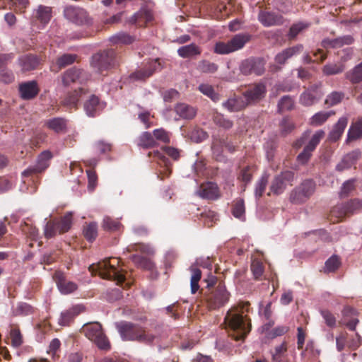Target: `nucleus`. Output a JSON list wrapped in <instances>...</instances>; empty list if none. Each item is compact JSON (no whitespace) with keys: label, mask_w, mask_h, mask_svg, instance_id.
I'll return each mask as SVG.
<instances>
[{"label":"nucleus","mask_w":362,"mask_h":362,"mask_svg":"<svg viewBox=\"0 0 362 362\" xmlns=\"http://www.w3.org/2000/svg\"><path fill=\"white\" fill-rule=\"evenodd\" d=\"M250 303H240L232 307L224 318L226 327L233 332V339H244L251 331L250 319L247 317Z\"/></svg>","instance_id":"1"},{"label":"nucleus","mask_w":362,"mask_h":362,"mask_svg":"<svg viewBox=\"0 0 362 362\" xmlns=\"http://www.w3.org/2000/svg\"><path fill=\"white\" fill-rule=\"evenodd\" d=\"M120 260L116 257H110L99 262L97 264H92L89 270L95 272L103 279L113 280L117 281V284H122L124 282L125 275L118 269Z\"/></svg>","instance_id":"2"},{"label":"nucleus","mask_w":362,"mask_h":362,"mask_svg":"<svg viewBox=\"0 0 362 362\" xmlns=\"http://www.w3.org/2000/svg\"><path fill=\"white\" fill-rule=\"evenodd\" d=\"M202 292L203 300L209 310H217L224 306L229 300L230 294L227 291L223 282L220 281L212 289Z\"/></svg>","instance_id":"3"},{"label":"nucleus","mask_w":362,"mask_h":362,"mask_svg":"<svg viewBox=\"0 0 362 362\" xmlns=\"http://www.w3.org/2000/svg\"><path fill=\"white\" fill-rule=\"evenodd\" d=\"M250 40V35L237 34L227 42H216L214 45V52L218 54H228L241 49Z\"/></svg>","instance_id":"4"},{"label":"nucleus","mask_w":362,"mask_h":362,"mask_svg":"<svg viewBox=\"0 0 362 362\" xmlns=\"http://www.w3.org/2000/svg\"><path fill=\"white\" fill-rule=\"evenodd\" d=\"M72 224V214L67 212L59 219H52L47 221L44 230L46 238L49 239L57 234H62L67 232Z\"/></svg>","instance_id":"5"},{"label":"nucleus","mask_w":362,"mask_h":362,"mask_svg":"<svg viewBox=\"0 0 362 362\" xmlns=\"http://www.w3.org/2000/svg\"><path fill=\"white\" fill-rule=\"evenodd\" d=\"M116 53L112 49L98 52L92 57L91 66L100 74L116 64Z\"/></svg>","instance_id":"6"},{"label":"nucleus","mask_w":362,"mask_h":362,"mask_svg":"<svg viewBox=\"0 0 362 362\" xmlns=\"http://www.w3.org/2000/svg\"><path fill=\"white\" fill-rule=\"evenodd\" d=\"M63 14L66 19L77 25H89L92 23V19L87 11L78 6H65Z\"/></svg>","instance_id":"7"},{"label":"nucleus","mask_w":362,"mask_h":362,"mask_svg":"<svg viewBox=\"0 0 362 362\" xmlns=\"http://www.w3.org/2000/svg\"><path fill=\"white\" fill-rule=\"evenodd\" d=\"M315 189V182L311 180H306L291 191L290 200L296 204L304 203L314 193Z\"/></svg>","instance_id":"8"},{"label":"nucleus","mask_w":362,"mask_h":362,"mask_svg":"<svg viewBox=\"0 0 362 362\" xmlns=\"http://www.w3.org/2000/svg\"><path fill=\"white\" fill-rule=\"evenodd\" d=\"M240 71L244 75L261 76L265 71V61L260 57H250L240 64Z\"/></svg>","instance_id":"9"},{"label":"nucleus","mask_w":362,"mask_h":362,"mask_svg":"<svg viewBox=\"0 0 362 362\" xmlns=\"http://www.w3.org/2000/svg\"><path fill=\"white\" fill-rule=\"evenodd\" d=\"M117 328L122 339H144V331L139 325L129 322H121L117 324Z\"/></svg>","instance_id":"10"},{"label":"nucleus","mask_w":362,"mask_h":362,"mask_svg":"<svg viewBox=\"0 0 362 362\" xmlns=\"http://www.w3.org/2000/svg\"><path fill=\"white\" fill-rule=\"evenodd\" d=\"M294 173L286 170L274 177L270 186V191L274 194H282L288 185H292Z\"/></svg>","instance_id":"11"},{"label":"nucleus","mask_w":362,"mask_h":362,"mask_svg":"<svg viewBox=\"0 0 362 362\" xmlns=\"http://www.w3.org/2000/svg\"><path fill=\"white\" fill-rule=\"evenodd\" d=\"M321 83H314L308 88L304 87L305 90L300 94L299 103L305 107H310L317 103L322 97L320 90Z\"/></svg>","instance_id":"12"},{"label":"nucleus","mask_w":362,"mask_h":362,"mask_svg":"<svg viewBox=\"0 0 362 362\" xmlns=\"http://www.w3.org/2000/svg\"><path fill=\"white\" fill-rule=\"evenodd\" d=\"M88 74L82 69L73 67L69 69L62 75V83L64 86H69L74 83L86 86L85 82L88 81Z\"/></svg>","instance_id":"13"},{"label":"nucleus","mask_w":362,"mask_h":362,"mask_svg":"<svg viewBox=\"0 0 362 362\" xmlns=\"http://www.w3.org/2000/svg\"><path fill=\"white\" fill-rule=\"evenodd\" d=\"M323 130H317L311 137L308 144L304 147L303 151L298 156L297 160L302 164L306 163L310 158L313 151H315L317 146L325 136Z\"/></svg>","instance_id":"14"},{"label":"nucleus","mask_w":362,"mask_h":362,"mask_svg":"<svg viewBox=\"0 0 362 362\" xmlns=\"http://www.w3.org/2000/svg\"><path fill=\"white\" fill-rule=\"evenodd\" d=\"M52 158V154L49 151H44L39 155L36 164L25 170L22 173V176L29 177L34 174L41 173L48 168Z\"/></svg>","instance_id":"15"},{"label":"nucleus","mask_w":362,"mask_h":362,"mask_svg":"<svg viewBox=\"0 0 362 362\" xmlns=\"http://www.w3.org/2000/svg\"><path fill=\"white\" fill-rule=\"evenodd\" d=\"M90 93V89L86 86H82L78 89L69 92L63 100L62 104L69 109L76 110L79 100Z\"/></svg>","instance_id":"16"},{"label":"nucleus","mask_w":362,"mask_h":362,"mask_svg":"<svg viewBox=\"0 0 362 362\" xmlns=\"http://www.w3.org/2000/svg\"><path fill=\"white\" fill-rule=\"evenodd\" d=\"M53 279L55 281L58 289L62 294H69L78 288L76 283L68 281L65 274L61 271H55L53 274Z\"/></svg>","instance_id":"17"},{"label":"nucleus","mask_w":362,"mask_h":362,"mask_svg":"<svg viewBox=\"0 0 362 362\" xmlns=\"http://www.w3.org/2000/svg\"><path fill=\"white\" fill-rule=\"evenodd\" d=\"M360 202L357 200H351L346 204H341L335 206L331 210V215L338 218L340 221L345 216L353 214L356 209H359Z\"/></svg>","instance_id":"18"},{"label":"nucleus","mask_w":362,"mask_h":362,"mask_svg":"<svg viewBox=\"0 0 362 362\" xmlns=\"http://www.w3.org/2000/svg\"><path fill=\"white\" fill-rule=\"evenodd\" d=\"M197 193L200 197L210 200H216L221 196L218 185L213 182L202 183Z\"/></svg>","instance_id":"19"},{"label":"nucleus","mask_w":362,"mask_h":362,"mask_svg":"<svg viewBox=\"0 0 362 362\" xmlns=\"http://www.w3.org/2000/svg\"><path fill=\"white\" fill-rule=\"evenodd\" d=\"M18 91L22 99L30 100L38 95L40 88L36 81H29L19 84Z\"/></svg>","instance_id":"20"},{"label":"nucleus","mask_w":362,"mask_h":362,"mask_svg":"<svg viewBox=\"0 0 362 362\" xmlns=\"http://www.w3.org/2000/svg\"><path fill=\"white\" fill-rule=\"evenodd\" d=\"M81 332L88 339H106V336L103 329L102 325L98 322H91L84 325Z\"/></svg>","instance_id":"21"},{"label":"nucleus","mask_w":362,"mask_h":362,"mask_svg":"<svg viewBox=\"0 0 362 362\" xmlns=\"http://www.w3.org/2000/svg\"><path fill=\"white\" fill-rule=\"evenodd\" d=\"M258 20L266 27L280 25L284 21L281 14L269 11H261L258 15Z\"/></svg>","instance_id":"22"},{"label":"nucleus","mask_w":362,"mask_h":362,"mask_svg":"<svg viewBox=\"0 0 362 362\" xmlns=\"http://www.w3.org/2000/svg\"><path fill=\"white\" fill-rule=\"evenodd\" d=\"M266 93V87L263 83H255L250 86L244 93L246 103L257 102L262 99Z\"/></svg>","instance_id":"23"},{"label":"nucleus","mask_w":362,"mask_h":362,"mask_svg":"<svg viewBox=\"0 0 362 362\" xmlns=\"http://www.w3.org/2000/svg\"><path fill=\"white\" fill-rule=\"evenodd\" d=\"M158 60H151L147 62L144 67L136 71L130 75V78L135 81H145L153 75L159 64Z\"/></svg>","instance_id":"24"},{"label":"nucleus","mask_w":362,"mask_h":362,"mask_svg":"<svg viewBox=\"0 0 362 362\" xmlns=\"http://www.w3.org/2000/svg\"><path fill=\"white\" fill-rule=\"evenodd\" d=\"M354 42L351 35H344L334 39L325 38L321 42V46L325 49H337L344 45H349Z\"/></svg>","instance_id":"25"},{"label":"nucleus","mask_w":362,"mask_h":362,"mask_svg":"<svg viewBox=\"0 0 362 362\" xmlns=\"http://www.w3.org/2000/svg\"><path fill=\"white\" fill-rule=\"evenodd\" d=\"M103 105L100 98L95 95H90L84 103L83 108L88 117H94L103 109Z\"/></svg>","instance_id":"26"},{"label":"nucleus","mask_w":362,"mask_h":362,"mask_svg":"<svg viewBox=\"0 0 362 362\" xmlns=\"http://www.w3.org/2000/svg\"><path fill=\"white\" fill-rule=\"evenodd\" d=\"M68 121L64 117H52L46 119L44 126L56 134H63L66 132Z\"/></svg>","instance_id":"27"},{"label":"nucleus","mask_w":362,"mask_h":362,"mask_svg":"<svg viewBox=\"0 0 362 362\" xmlns=\"http://www.w3.org/2000/svg\"><path fill=\"white\" fill-rule=\"evenodd\" d=\"M19 66L23 72L30 71L37 69L40 64V59L34 54H25L18 59Z\"/></svg>","instance_id":"28"},{"label":"nucleus","mask_w":362,"mask_h":362,"mask_svg":"<svg viewBox=\"0 0 362 362\" xmlns=\"http://www.w3.org/2000/svg\"><path fill=\"white\" fill-rule=\"evenodd\" d=\"M303 50V45L298 44L291 47L285 49L281 52L276 54L275 57V61L279 64H284L287 59H290L293 56L300 54Z\"/></svg>","instance_id":"29"},{"label":"nucleus","mask_w":362,"mask_h":362,"mask_svg":"<svg viewBox=\"0 0 362 362\" xmlns=\"http://www.w3.org/2000/svg\"><path fill=\"white\" fill-rule=\"evenodd\" d=\"M83 309L80 305L74 306L61 313L58 323L62 326H69L76 316L82 312Z\"/></svg>","instance_id":"30"},{"label":"nucleus","mask_w":362,"mask_h":362,"mask_svg":"<svg viewBox=\"0 0 362 362\" xmlns=\"http://www.w3.org/2000/svg\"><path fill=\"white\" fill-rule=\"evenodd\" d=\"M153 14L151 11L147 9H141L136 12L130 19V23L137 26H146L153 21Z\"/></svg>","instance_id":"31"},{"label":"nucleus","mask_w":362,"mask_h":362,"mask_svg":"<svg viewBox=\"0 0 362 362\" xmlns=\"http://www.w3.org/2000/svg\"><path fill=\"white\" fill-rule=\"evenodd\" d=\"M348 124V119L342 117L334 125L332 130L329 132L328 139L331 142L337 141L343 134L344 129Z\"/></svg>","instance_id":"32"},{"label":"nucleus","mask_w":362,"mask_h":362,"mask_svg":"<svg viewBox=\"0 0 362 362\" xmlns=\"http://www.w3.org/2000/svg\"><path fill=\"white\" fill-rule=\"evenodd\" d=\"M247 105V103L243 97L230 98L223 103V106L230 112L240 111Z\"/></svg>","instance_id":"33"},{"label":"nucleus","mask_w":362,"mask_h":362,"mask_svg":"<svg viewBox=\"0 0 362 362\" xmlns=\"http://www.w3.org/2000/svg\"><path fill=\"white\" fill-rule=\"evenodd\" d=\"M33 18L43 25L48 23L52 18V8L42 5L39 6L33 13Z\"/></svg>","instance_id":"34"},{"label":"nucleus","mask_w":362,"mask_h":362,"mask_svg":"<svg viewBox=\"0 0 362 362\" xmlns=\"http://www.w3.org/2000/svg\"><path fill=\"white\" fill-rule=\"evenodd\" d=\"M354 313V309L351 307H346L343 310L344 318L342 323L346 325V327L351 331L355 329L356 325L359 322L358 319L353 317Z\"/></svg>","instance_id":"35"},{"label":"nucleus","mask_w":362,"mask_h":362,"mask_svg":"<svg viewBox=\"0 0 362 362\" xmlns=\"http://www.w3.org/2000/svg\"><path fill=\"white\" fill-rule=\"evenodd\" d=\"M202 49L194 43L185 45L177 49V54L182 58H189L200 55Z\"/></svg>","instance_id":"36"},{"label":"nucleus","mask_w":362,"mask_h":362,"mask_svg":"<svg viewBox=\"0 0 362 362\" xmlns=\"http://www.w3.org/2000/svg\"><path fill=\"white\" fill-rule=\"evenodd\" d=\"M214 12L218 18H226L232 12L230 1L227 4L223 1H218L214 4Z\"/></svg>","instance_id":"37"},{"label":"nucleus","mask_w":362,"mask_h":362,"mask_svg":"<svg viewBox=\"0 0 362 362\" xmlns=\"http://www.w3.org/2000/svg\"><path fill=\"white\" fill-rule=\"evenodd\" d=\"M345 76L352 85L359 84L362 81V62L347 71Z\"/></svg>","instance_id":"38"},{"label":"nucleus","mask_w":362,"mask_h":362,"mask_svg":"<svg viewBox=\"0 0 362 362\" xmlns=\"http://www.w3.org/2000/svg\"><path fill=\"white\" fill-rule=\"evenodd\" d=\"M334 115L335 112L333 110L318 112L310 119V124L314 127L321 126Z\"/></svg>","instance_id":"39"},{"label":"nucleus","mask_w":362,"mask_h":362,"mask_svg":"<svg viewBox=\"0 0 362 362\" xmlns=\"http://www.w3.org/2000/svg\"><path fill=\"white\" fill-rule=\"evenodd\" d=\"M136 144L140 148L147 149L154 147L156 142L150 132H144L137 138Z\"/></svg>","instance_id":"40"},{"label":"nucleus","mask_w":362,"mask_h":362,"mask_svg":"<svg viewBox=\"0 0 362 362\" xmlns=\"http://www.w3.org/2000/svg\"><path fill=\"white\" fill-rule=\"evenodd\" d=\"M359 156L358 152L353 151L346 154L342 160L337 165L336 170L341 172L346 169L351 168L354 160H356Z\"/></svg>","instance_id":"41"},{"label":"nucleus","mask_w":362,"mask_h":362,"mask_svg":"<svg viewBox=\"0 0 362 362\" xmlns=\"http://www.w3.org/2000/svg\"><path fill=\"white\" fill-rule=\"evenodd\" d=\"M175 110L176 113L183 119H190L196 115V111L194 107L185 103L177 104L175 107Z\"/></svg>","instance_id":"42"},{"label":"nucleus","mask_w":362,"mask_h":362,"mask_svg":"<svg viewBox=\"0 0 362 362\" xmlns=\"http://www.w3.org/2000/svg\"><path fill=\"white\" fill-rule=\"evenodd\" d=\"M362 136V120L358 119L356 123L352 124L350 127L346 142L350 143L353 141H355Z\"/></svg>","instance_id":"43"},{"label":"nucleus","mask_w":362,"mask_h":362,"mask_svg":"<svg viewBox=\"0 0 362 362\" xmlns=\"http://www.w3.org/2000/svg\"><path fill=\"white\" fill-rule=\"evenodd\" d=\"M310 25V23L306 22H298L296 23H293L288 31V38L289 40H293L296 39L297 35L304 30L308 29Z\"/></svg>","instance_id":"44"},{"label":"nucleus","mask_w":362,"mask_h":362,"mask_svg":"<svg viewBox=\"0 0 362 362\" xmlns=\"http://www.w3.org/2000/svg\"><path fill=\"white\" fill-rule=\"evenodd\" d=\"M189 269L192 274L190 279L191 293L194 294L199 289V282L202 278V272L196 267H191Z\"/></svg>","instance_id":"45"},{"label":"nucleus","mask_w":362,"mask_h":362,"mask_svg":"<svg viewBox=\"0 0 362 362\" xmlns=\"http://www.w3.org/2000/svg\"><path fill=\"white\" fill-rule=\"evenodd\" d=\"M198 90L214 102H217L220 100V95L215 91L214 87L210 84L202 83L199 86Z\"/></svg>","instance_id":"46"},{"label":"nucleus","mask_w":362,"mask_h":362,"mask_svg":"<svg viewBox=\"0 0 362 362\" xmlns=\"http://www.w3.org/2000/svg\"><path fill=\"white\" fill-rule=\"evenodd\" d=\"M232 214L237 218L245 219V207L243 199H238L233 202L232 205Z\"/></svg>","instance_id":"47"},{"label":"nucleus","mask_w":362,"mask_h":362,"mask_svg":"<svg viewBox=\"0 0 362 362\" xmlns=\"http://www.w3.org/2000/svg\"><path fill=\"white\" fill-rule=\"evenodd\" d=\"M218 69V66L209 60L203 59L199 62L197 69L204 74H214Z\"/></svg>","instance_id":"48"},{"label":"nucleus","mask_w":362,"mask_h":362,"mask_svg":"<svg viewBox=\"0 0 362 362\" xmlns=\"http://www.w3.org/2000/svg\"><path fill=\"white\" fill-rule=\"evenodd\" d=\"M112 44L129 45L134 41V37L126 33L120 32L110 38Z\"/></svg>","instance_id":"49"},{"label":"nucleus","mask_w":362,"mask_h":362,"mask_svg":"<svg viewBox=\"0 0 362 362\" xmlns=\"http://www.w3.org/2000/svg\"><path fill=\"white\" fill-rule=\"evenodd\" d=\"M77 59V55L74 54H64L57 59V66L58 69H62L69 65L74 64Z\"/></svg>","instance_id":"50"},{"label":"nucleus","mask_w":362,"mask_h":362,"mask_svg":"<svg viewBox=\"0 0 362 362\" xmlns=\"http://www.w3.org/2000/svg\"><path fill=\"white\" fill-rule=\"evenodd\" d=\"M345 69L342 63L327 64L324 66L322 72L325 75L330 76L340 74L344 71Z\"/></svg>","instance_id":"51"},{"label":"nucleus","mask_w":362,"mask_h":362,"mask_svg":"<svg viewBox=\"0 0 362 362\" xmlns=\"http://www.w3.org/2000/svg\"><path fill=\"white\" fill-rule=\"evenodd\" d=\"M83 233L86 239L90 242L95 240L98 236V226L95 223H90L83 227Z\"/></svg>","instance_id":"52"},{"label":"nucleus","mask_w":362,"mask_h":362,"mask_svg":"<svg viewBox=\"0 0 362 362\" xmlns=\"http://www.w3.org/2000/svg\"><path fill=\"white\" fill-rule=\"evenodd\" d=\"M212 119L217 126L225 129H229L233 127V122L226 118L224 115L221 113L215 112L213 115Z\"/></svg>","instance_id":"53"},{"label":"nucleus","mask_w":362,"mask_h":362,"mask_svg":"<svg viewBox=\"0 0 362 362\" xmlns=\"http://www.w3.org/2000/svg\"><path fill=\"white\" fill-rule=\"evenodd\" d=\"M122 226L119 221L110 217H105L103 221V228L104 230L110 232L119 231Z\"/></svg>","instance_id":"54"},{"label":"nucleus","mask_w":362,"mask_h":362,"mask_svg":"<svg viewBox=\"0 0 362 362\" xmlns=\"http://www.w3.org/2000/svg\"><path fill=\"white\" fill-rule=\"evenodd\" d=\"M250 269L256 280L262 279L264 272V267L262 262L258 259L253 260L250 266Z\"/></svg>","instance_id":"55"},{"label":"nucleus","mask_w":362,"mask_h":362,"mask_svg":"<svg viewBox=\"0 0 362 362\" xmlns=\"http://www.w3.org/2000/svg\"><path fill=\"white\" fill-rule=\"evenodd\" d=\"M293 99L289 95H284L278 103L279 112H283L284 111L291 110L293 108Z\"/></svg>","instance_id":"56"},{"label":"nucleus","mask_w":362,"mask_h":362,"mask_svg":"<svg viewBox=\"0 0 362 362\" xmlns=\"http://www.w3.org/2000/svg\"><path fill=\"white\" fill-rule=\"evenodd\" d=\"M344 97V94L342 92L334 91L327 96L325 104L328 106H334L339 103Z\"/></svg>","instance_id":"57"},{"label":"nucleus","mask_w":362,"mask_h":362,"mask_svg":"<svg viewBox=\"0 0 362 362\" xmlns=\"http://www.w3.org/2000/svg\"><path fill=\"white\" fill-rule=\"evenodd\" d=\"M356 189L355 180L351 179L346 181L342 185L339 196L341 198L349 196Z\"/></svg>","instance_id":"58"},{"label":"nucleus","mask_w":362,"mask_h":362,"mask_svg":"<svg viewBox=\"0 0 362 362\" xmlns=\"http://www.w3.org/2000/svg\"><path fill=\"white\" fill-rule=\"evenodd\" d=\"M339 266L340 261L339 257L336 255H333L326 261L325 271L326 272H335Z\"/></svg>","instance_id":"59"},{"label":"nucleus","mask_w":362,"mask_h":362,"mask_svg":"<svg viewBox=\"0 0 362 362\" xmlns=\"http://www.w3.org/2000/svg\"><path fill=\"white\" fill-rule=\"evenodd\" d=\"M153 136L157 140L165 144L170 143V134L163 128L156 129L153 131Z\"/></svg>","instance_id":"60"},{"label":"nucleus","mask_w":362,"mask_h":362,"mask_svg":"<svg viewBox=\"0 0 362 362\" xmlns=\"http://www.w3.org/2000/svg\"><path fill=\"white\" fill-rule=\"evenodd\" d=\"M11 8L16 13L25 12L26 8L29 5L28 0H10Z\"/></svg>","instance_id":"61"},{"label":"nucleus","mask_w":362,"mask_h":362,"mask_svg":"<svg viewBox=\"0 0 362 362\" xmlns=\"http://www.w3.org/2000/svg\"><path fill=\"white\" fill-rule=\"evenodd\" d=\"M279 127L281 132L284 135H286L287 134L291 132V131L295 128L293 122L288 117L283 118L280 122Z\"/></svg>","instance_id":"62"},{"label":"nucleus","mask_w":362,"mask_h":362,"mask_svg":"<svg viewBox=\"0 0 362 362\" xmlns=\"http://www.w3.org/2000/svg\"><path fill=\"white\" fill-rule=\"evenodd\" d=\"M268 183V176L267 175L262 176L259 180L257 182L255 187V196L259 198L262 196L266 187Z\"/></svg>","instance_id":"63"},{"label":"nucleus","mask_w":362,"mask_h":362,"mask_svg":"<svg viewBox=\"0 0 362 362\" xmlns=\"http://www.w3.org/2000/svg\"><path fill=\"white\" fill-rule=\"evenodd\" d=\"M35 308L26 303H21L18 305L16 313L19 315H28L34 313Z\"/></svg>","instance_id":"64"}]
</instances>
